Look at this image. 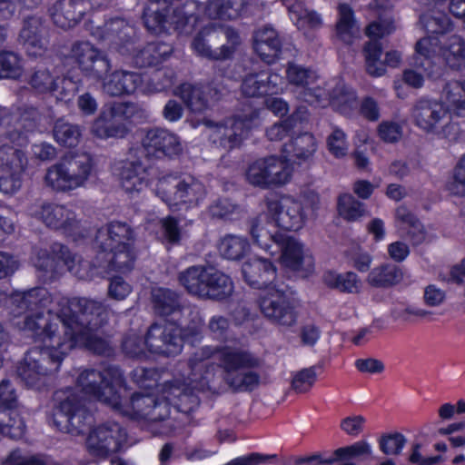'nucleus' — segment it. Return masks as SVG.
I'll list each match as a JSON object with an SVG mask.
<instances>
[{
    "mask_svg": "<svg viewBox=\"0 0 465 465\" xmlns=\"http://www.w3.org/2000/svg\"><path fill=\"white\" fill-rule=\"evenodd\" d=\"M316 371L313 367L296 371L292 379L291 387L296 393H306L313 386Z\"/></svg>",
    "mask_w": 465,
    "mask_h": 465,
    "instance_id": "64",
    "label": "nucleus"
},
{
    "mask_svg": "<svg viewBox=\"0 0 465 465\" xmlns=\"http://www.w3.org/2000/svg\"><path fill=\"white\" fill-rule=\"evenodd\" d=\"M162 396L154 397L146 420L148 428L153 434L158 436H171L181 427L176 419L172 417L171 400L166 398L164 393V384L163 385Z\"/></svg>",
    "mask_w": 465,
    "mask_h": 465,
    "instance_id": "24",
    "label": "nucleus"
},
{
    "mask_svg": "<svg viewBox=\"0 0 465 465\" xmlns=\"http://www.w3.org/2000/svg\"><path fill=\"white\" fill-rule=\"evenodd\" d=\"M258 118V113L252 111L250 114L238 115L223 123H214L205 119L203 124L212 129L210 139L225 150H232L241 144L247 136L251 123Z\"/></svg>",
    "mask_w": 465,
    "mask_h": 465,
    "instance_id": "15",
    "label": "nucleus"
},
{
    "mask_svg": "<svg viewBox=\"0 0 465 465\" xmlns=\"http://www.w3.org/2000/svg\"><path fill=\"white\" fill-rule=\"evenodd\" d=\"M443 105L447 112L458 116H465V81L446 83L441 93Z\"/></svg>",
    "mask_w": 465,
    "mask_h": 465,
    "instance_id": "43",
    "label": "nucleus"
},
{
    "mask_svg": "<svg viewBox=\"0 0 465 465\" xmlns=\"http://www.w3.org/2000/svg\"><path fill=\"white\" fill-rule=\"evenodd\" d=\"M440 54L447 66L454 70L460 69L465 64V41L457 35L450 36L440 46Z\"/></svg>",
    "mask_w": 465,
    "mask_h": 465,
    "instance_id": "45",
    "label": "nucleus"
},
{
    "mask_svg": "<svg viewBox=\"0 0 465 465\" xmlns=\"http://www.w3.org/2000/svg\"><path fill=\"white\" fill-rule=\"evenodd\" d=\"M245 0H209L205 13L212 19H235L240 16Z\"/></svg>",
    "mask_w": 465,
    "mask_h": 465,
    "instance_id": "46",
    "label": "nucleus"
},
{
    "mask_svg": "<svg viewBox=\"0 0 465 465\" xmlns=\"http://www.w3.org/2000/svg\"><path fill=\"white\" fill-rule=\"evenodd\" d=\"M101 30L102 38L119 50L126 44L131 43L135 35L134 27L120 18L105 22Z\"/></svg>",
    "mask_w": 465,
    "mask_h": 465,
    "instance_id": "39",
    "label": "nucleus"
},
{
    "mask_svg": "<svg viewBox=\"0 0 465 465\" xmlns=\"http://www.w3.org/2000/svg\"><path fill=\"white\" fill-rule=\"evenodd\" d=\"M38 314L27 317L25 329L33 331L49 345L30 349L17 367V375L30 388L39 389L45 378L58 371L64 357L72 351V341H65L58 322H45Z\"/></svg>",
    "mask_w": 465,
    "mask_h": 465,
    "instance_id": "1",
    "label": "nucleus"
},
{
    "mask_svg": "<svg viewBox=\"0 0 465 465\" xmlns=\"http://www.w3.org/2000/svg\"><path fill=\"white\" fill-rule=\"evenodd\" d=\"M121 184L127 193H139L148 185L147 167L140 160L127 161L120 173Z\"/></svg>",
    "mask_w": 465,
    "mask_h": 465,
    "instance_id": "34",
    "label": "nucleus"
},
{
    "mask_svg": "<svg viewBox=\"0 0 465 465\" xmlns=\"http://www.w3.org/2000/svg\"><path fill=\"white\" fill-rule=\"evenodd\" d=\"M187 310L192 315V323L185 328L173 322L151 325L145 336V343L152 352L175 356L182 351L186 337L196 336L200 333L202 320L199 312Z\"/></svg>",
    "mask_w": 465,
    "mask_h": 465,
    "instance_id": "5",
    "label": "nucleus"
},
{
    "mask_svg": "<svg viewBox=\"0 0 465 465\" xmlns=\"http://www.w3.org/2000/svg\"><path fill=\"white\" fill-rule=\"evenodd\" d=\"M363 54L367 73L375 77L383 75L386 72V68L383 61L381 60L382 47L378 40L369 41L364 45Z\"/></svg>",
    "mask_w": 465,
    "mask_h": 465,
    "instance_id": "53",
    "label": "nucleus"
},
{
    "mask_svg": "<svg viewBox=\"0 0 465 465\" xmlns=\"http://www.w3.org/2000/svg\"><path fill=\"white\" fill-rule=\"evenodd\" d=\"M156 194L170 206L196 205L206 194L204 185L191 175L168 174L156 184Z\"/></svg>",
    "mask_w": 465,
    "mask_h": 465,
    "instance_id": "9",
    "label": "nucleus"
},
{
    "mask_svg": "<svg viewBox=\"0 0 465 465\" xmlns=\"http://www.w3.org/2000/svg\"><path fill=\"white\" fill-rule=\"evenodd\" d=\"M109 0H57L49 8L54 24L62 29L77 25L85 13L93 7L107 5Z\"/></svg>",
    "mask_w": 465,
    "mask_h": 465,
    "instance_id": "18",
    "label": "nucleus"
},
{
    "mask_svg": "<svg viewBox=\"0 0 465 465\" xmlns=\"http://www.w3.org/2000/svg\"><path fill=\"white\" fill-rule=\"evenodd\" d=\"M440 48L439 40L436 37L427 36L420 39L415 45L412 65L422 70L428 76H431L433 74L432 58Z\"/></svg>",
    "mask_w": 465,
    "mask_h": 465,
    "instance_id": "40",
    "label": "nucleus"
},
{
    "mask_svg": "<svg viewBox=\"0 0 465 465\" xmlns=\"http://www.w3.org/2000/svg\"><path fill=\"white\" fill-rule=\"evenodd\" d=\"M318 204L319 196L309 193L303 201L292 197L270 200L267 202V209L278 227L286 231H298L305 223L308 209L315 210Z\"/></svg>",
    "mask_w": 465,
    "mask_h": 465,
    "instance_id": "10",
    "label": "nucleus"
},
{
    "mask_svg": "<svg viewBox=\"0 0 465 465\" xmlns=\"http://www.w3.org/2000/svg\"><path fill=\"white\" fill-rule=\"evenodd\" d=\"M143 83L140 74L126 70H116L104 78L102 89L114 97L134 94Z\"/></svg>",
    "mask_w": 465,
    "mask_h": 465,
    "instance_id": "30",
    "label": "nucleus"
},
{
    "mask_svg": "<svg viewBox=\"0 0 465 465\" xmlns=\"http://www.w3.org/2000/svg\"><path fill=\"white\" fill-rule=\"evenodd\" d=\"M152 302L154 312L164 317L179 314L185 307L182 302V294L163 287H156L152 290Z\"/></svg>",
    "mask_w": 465,
    "mask_h": 465,
    "instance_id": "35",
    "label": "nucleus"
},
{
    "mask_svg": "<svg viewBox=\"0 0 465 465\" xmlns=\"http://www.w3.org/2000/svg\"><path fill=\"white\" fill-rule=\"evenodd\" d=\"M337 208L339 215L347 222H355L366 214L364 204L349 193L339 197Z\"/></svg>",
    "mask_w": 465,
    "mask_h": 465,
    "instance_id": "58",
    "label": "nucleus"
},
{
    "mask_svg": "<svg viewBox=\"0 0 465 465\" xmlns=\"http://www.w3.org/2000/svg\"><path fill=\"white\" fill-rule=\"evenodd\" d=\"M327 93L328 102L321 105L325 107L331 104L332 108L342 114H349L356 106V94L342 84H338L331 91Z\"/></svg>",
    "mask_w": 465,
    "mask_h": 465,
    "instance_id": "48",
    "label": "nucleus"
},
{
    "mask_svg": "<svg viewBox=\"0 0 465 465\" xmlns=\"http://www.w3.org/2000/svg\"><path fill=\"white\" fill-rule=\"evenodd\" d=\"M32 216L43 221L46 226L61 230L74 240L85 236V231L76 214L64 205L43 203L30 206Z\"/></svg>",
    "mask_w": 465,
    "mask_h": 465,
    "instance_id": "13",
    "label": "nucleus"
},
{
    "mask_svg": "<svg viewBox=\"0 0 465 465\" xmlns=\"http://www.w3.org/2000/svg\"><path fill=\"white\" fill-rule=\"evenodd\" d=\"M291 176L290 165L277 156L259 159L252 163L246 172L248 182L261 188L282 185L289 182Z\"/></svg>",
    "mask_w": 465,
    "mask_h": 465,
    "instance_id": "16",
    "label": "nucleus"
},
{
    "mask_svg": "<svg viewBox=\"0 0 465 465\" xmlns=\"http://www.w3.org/2000/svg\"><path fill=\"white\" fill-rule=\"evenodd\" d=\"M143 20L147 30L155 35L165 32L169 25L165 12L154 8L153 5L144 8Z\"/></svg>",
    "mask_w": 465,
    "mask_h": 465,
    "instance_id": "60",
    "label": "nucleus"
},
{
    "mask_svg": "<svg viewBox=\"0 0 465 465\" xmlns=\"http://www.w3.org/2000/svg\"><path fill=\"white\" fill-rule=\"evenodd\" d=\"M253 48L264 62L272 64L281 54L282 41L272 27L265 25L254 32Z\"/></svg>",
    "mask_w": 465,
    "mask_h": 465,
    "instance_id": "31",
    "label": "nucleus"
},
{
    "mask_svg": "<svg viewBox=\"0 0 465 465\" xmlns=\"http://www.w3.org/2000/svg\"><path fill=\"white\" fill-rule=\"evenodd\" d=\"M317 150V142L311 133H302L292 137L282 146L286 157L297 164L310 163Z\"/></svg>",
    "mask_w": 465,
    "mask_h": 465,
    "instance_id": "33",
    "label": "nucleus"
},
{
    "mask_svg": "<svg viewBox=\"0 0 465 465\" xmlns=\"http://www.w3.org/2000/svg\"><path fill=\"white\" fill-rule=\"evenodd\" d=\"M57 79L46 68H38L31 74L28 84L39 94L52 93L58 87Z\"/></svg>",
    "mask_w": 465,
    "mask_h": 465,
    "instance_id": "59",
    "label": "nucleus"
},
{
    "mask_svg": "<svg viewBox=\"0 0 465 465\" xmlns=\"http://www.w3.org/2000/svg\"><path fill=\"white\" fill-rule=\"evenodd\" d=\"M214 352L212 347L205 346L197 350L188 360L190 372L183 381L164 383V393L171 400L177 411L190 414L200 405L197 391L212 390L214 376V365L207 362Z\"/></svg>",
    "mask_w": 465,
    "mask_h": 465,
    "instance_id": "2",
    "label": "nucleus"
},
{
    "mask_svg": "<svg viewBox=\"0 0 465 465\" xmlns=\"http://www.w3.org/2000/svg\"><path fill=\"white\" fill-rule=\"evenodd\" d=\"M210 272L203 299L222 301L230 297L233 292L231 278L213 267H210Z\"/></svg>",
    "mask_w": 465,
    "mask_h": 465,
    "instance_id": "42",
    "label": "nucleus"
},
{
    "mask_svg": "<svg viewBox=\"0 0 465 465\" xmlns=\"http://www.w3.org/2000/svg\"><path fill=\"white\" fill-rule=\"evenodd\" d=\"M277 249L282 252V264L294 272L308 274L313 271V258L305 252L302 244L292 236L284 234Z\"/></svg>",
    "mask_w": 465,
    "mask_h": 465,
    "instance_id": "26",
    "label": "nucleus"
},
{
    "mask_svg": "<svg viewBox=\"0 0 465 465\" xmlns=\"http://www.w3.org/2000/svg\"><path fill=\"white\" fill-rule=\"evenodd\" d=\"M219 361L224 370L223 379L233 391H252L258 386L260 376L254 371H243L260 365V361L251 353L225 348L221 351Z\"/></svg>",
    "mask_w": 465,
    "mask_h": 465,
    "instance_id": "8",
    "label": "nucleus"
},
{
    "mask_svg": "<svg viewBox=\"0 0 465 465\" xmlns=\"http://www.w3.org/2000/svg\"><path fill=\"white\" fill-rule=\"evenodd\" d=\"M249 249L246 239L241 236L225 235L219 243V252L226 259L239 260L244 256Z\"/></svg>",
    "mask_w": 465,
    "mask_h": 465,
    "instance_id": "56",
    "label": "nucleus"
},
{
    "mask_svg": "<svg viewBox=\"0 0 465 465\" xmlns=\"http://www.w3.org/2000/svg\"><path fill=\"white\" fill-rule=\"evenodd\" d=\"M173 46L164 42L149 43L134 56L138 67L157 65L165 61L173 53Z\"/></svg>",
    "mask_w": 465,
    "mask_h": 465,
    "instance_id": "41",
    "label": "nucleus"
},
{
    "mask_svg": "<svg viewBox=\"0 0 465 465\" xmlns=\"http://www.w3.org/2000/svg\"><path fill=\"white\" fill-rule=\"evenodd\" d=\"M53 420L62 432L78 436L84 434L90 418L85 408V399L72 389L56 391Z\"/></svg>",
    "mask_w": 465,
    "mask_h": 465,
    "instance_id": "7",
    "label": "nucleus"
},
{
    "mask_svg": "<svg viewBox=\"0 0 465 465\" xmlns=\"http://www.w3.org/2000/svg\"><path fill=\"white\" fill-rule=\"evenodd\" d=\"M187 107L195 113H202L209 107V101L205 91L200 85L191 84H181L175 92Z\"/></svg>",
    "mask_w": 465,
    "mask_h": 465,
    "instance_id": "50",
    "label": "nucleus"
},
{
    "mask_svg": "<svg viewBox=\"0 0 465 465\" xmlns=\"http://www.w3.org/2000/svg\"><path fill=\"white\" fill-rule=\"evenodd\" d=\"M406 438L400 432L383 433L378 440L379 448L385 455L398 456L401 453Z\"/></svg>",
    "mask_w": 465,
    "mask_h": 465,
    "instance_id": "63",
    "label": "nucleus"
},
{
    "mask_svg": "<svg viewBox=\"0 0 465 465\" xmlns=\"http://www.w3.org/2000/svg\"><path fill=\"white\" fill-rule=\"evenodd\" d=\"M45 27L40 16L30 15L24 19L19 34L20 42L31 56L41 55L46 48Z\"/></svg>",
    "mask_w": 465,
    "mask_h": 465,
    "instance_id": "29",
    "label": "nucleus"
},
{
    "mask_svg": "<svg viewBox=\"0 0 465 465\" xmlns=\"http://www.w3.org/2000/svg\"><path fill=\"white\" fill-rule=\"evenodd\" d=\"M210 267L191 266L178 274V281L190 294L203 299L210 278Z\"/></svg>",
    "mask_w": 465,
    "mask_h": 465,
    "instance_id": "38",
    "label": "nucleus"
},
{
    "mask_svg": "<svg viewBox=\"0 0 465 465\" xmlns=\"http://www.w3.org/2000/svg\"><path fill=\"white\" fill-rule=\"evenodd\" d=\"M403 277L401 270L394 264H382L371 271L367 282L376 288H387L399 283Z\"/></svg>",
    "mask_w": 465,
    "mask_h": 465,
    "instance_id": "47",
    "label": "nucleus"
},
{
    "mask_svg": "<svg viewBox=\"0 0 465 465\" xmlns=\"http://www.w3.org/2000/svg\"><path fill=\"white\" fill-rule=\"evenodd\" d=\"M100 253L104 260L106 274L111 272H129L134 268L136 260L134 245Z\"/></svg>",
    "mask_w": 465,
    "mask_h": 465,
    "instance_id": "37",
    "label": "nucleus"
},
{
    "mask_svg": "<svg viewBox=\"0 0 465 465\" xmlns=\"http://www.w3.org/2000/svg\"><path fill=\"white\" fill-rule=\"evenodd\" d=\"M23 72L20 56L10 51L0 52V79L18 78Z\"/></svg>",
    "mask_w": 465,
    "mask_h": 465,
    "instance_id": "61",
    "label": "nucleus"
},
{
    "mask_svg": "<svg viewBox=\"0 0 465 465\" xmlns=\"http://www.w3.org/2000/svg\"><path fill=\"white\" fill-rule=\"evenodd\" d=\"M61 309L53 322H58L65 336L97 331L108 322L109 311L101 302L87 298L59 299Z\"/></svg>",
    "mask_w": 465,
    "mask_h": 465,
    "instance_id": "3",
    "label": "nucleus"
},
{
    "mask_svg": "<svg viewBox=\"0 0 465 465\" xmlns=\"http://www.w3.org/2000/svg\"><path fill=\"white\" fill-rule=\"evenodd\" d=\"M107 107H104L94 121L91 133L100 139L124 138L129 132L124 123L115 121Z\"/></svg>",
    "mask_w": 465,
    "mask_h": 465,
    "instance_id": "36",
    "label": "nucleus"
},
{
    "mask_svg": "<svg viewBox=\"0 0 465 465\" xmlns=\"http://www.w3.org/2000/svg\"><path fill=\"white\" fill-rule=\"evenodd\" d=\"M28 163L27 154L22 147L0 146V193L14 194L21 189Z\"/></svg>",
    "mask_w": 465,
    "mask_h": 465,
    "instance_id": "11",
    "label": "nucleus"
},
{
    "mask_svg": "<svg viewBox=\"0 0 465 465\" xmlns=\"http://www.w3.org/2000/svg\"><path fill=\"white\" fill-rule=\"evenodd\" d=\"M97 331H87L82 335L72 334L65 336V341H72V350L76 346H84L87 350L95 354L109 356L113 352V349L108 341L100 337Z\"/></svg>",
    "mask_w": 465,
    "mask_h": 465,
    "instance_id": "49",
    "label": "nucleus"
},
{
    "mask_svg": "<svg viewBox=\"0 0 465 465\" xmlns=\"http://www.w3.org/2000/svg\"><path fill=\"white\" fill-rule=\"evenodd\" d=\"M92 169V159L88 154H67L47 169L45 181L57 192H68L84 186Z\"/></svg>",
    "mask_w": 465,
    "mask_h": 465,
    "instance_id": "6",
    "label": "nucleus"
},
{
    "mask_svg": "<svg viewBox=\"0 0 465 465\" xmlns=\"http://www.w3.org/2000/svg\"><path fill=\"white\" fill-rule=\"evenodd\" d=\"M135 234L130 225L121 222H112L97 229L93 247L100 252L134 245Z\"/></svg>",
    "mask_w": 465,
    "mask_h": 465,
    "instance_id": "22",
    "label": "nucleus"
},
{
    "mask_svg": "<svg viewBox=\"0 0 465 465\" xmlns=\"http://www.w3.org/2000/svg\"><path fill=\"white\" fill-rule=\"evenodd\" d=\"M286 76L291 84L301 88L298 94L299 99L312 105H322L328 102L325 89L320 86H311L317 80V75L313 71L296 64H289Z\"/></svg>",
    "mask_w": 465,
    "mask_h": 465,
    "instance_id": "19",
    "label": "nucleus"
},
{
    "mask_svg": "<svg viewBox=\"0 0 465 465\" xmlns=\"http://www.w3.org/2000/svg\"><path fill=\"white\" fill-rule=\"evenodd\" d=\"M411 115L420 129L434 132L447 117V109L440 102L421 98L414 104Z\"/></svg>",
    "mask_w": 465,
    "mask_h": 465,
    "instance_id": "27",
    "label": "nucleus"
},
{
    "mask_svg": "<svg viewBox=\"0 0 465 465\" xmlns=\"http://www.w3.org/2000/svg\"><path fill=\"white\" fill-rule=\"evenodd\" d=\"M420 22L427 33L443 35L452 30L450 17L440 11H430L420 17Z\"/></svg>",
    "mask_w": 465,
    "mask_h": 465,
    "instance_id": "55",
    "label": "nucleus"
},
{
    "mask_svg": "<svg viewBox=\"0 0 465 465\" xmlns=\"http://www.w3.org/2000/svg\"><path fill=\"white\" fill-rule=\"evenodd\" d=\"M242 272L245 282L261 292L271 285L276 278V267L271 261L255 257L243 262Z\"/></svg>",
    "mask_w": 465,
    "mask_h": 465,
    "instance_id": "28",
    "label": "nucleus"
},
{
    "mask_svg": "<svg viewBox=\"0 0 465 465\" xmlns=\"http://www.w3.org/2000/svg\"><path fill=\"white\" fill-rule=\"evenodd\" d=\"M281 81L282 77L277 74L268 72L250 74L243 78L241 90L245 96L257 97L275 93Z\"/></svg>",
    "mask_w": 465,
    "mask_h": 465,
    "instance_id": "32",
    "label": "nucleus"
},
{
    "mask_svg": "<svg viewBox=\"0 0 465 465\" xmlns=\"http://www.w3.org/2000/svg\"><path fill=\"white\" fill-rule=\"evenodd\" d=\"M25 428L16 411L7 408L0 410V433L11 439H19L24 435Z\"/></svg>",
    "mask_w": 465,
    "mask_h": 465,
    "instance_id": "54",
    "label": "nucleus"
},
{
    "mask_svg": "<svg viewBox=\"0 0 465 465\" xmlns=\"http://www.w3.org/2000/svg\"><path fill=\"white\" fill-rule=\"evenodd\" d=\"M76 384L86 396L104 402L117 411L125 412L122 398L116 390V387L124 384V374L118 367L85 369L79 373Z\"/></svg>",
    "mask_w": 465,
    "mask_h": 465,
    "instance_id": "4",
    "label": "nucleus"
},
{
    "mask_svg": "<svg viewBox=\"0 0 465 465\" xmlns=\"http://www.w3.org/2000/svg\"><path fill=\"white\" fill-rule=\"evenodd\" d=\"M53 134L54 140L64 146H76L82 135V127L78 124H72L64 118L55 121L53 127Z\"/></svg>",
    "mask_w": 465,
    "mask_h": 465,
    "instance_id": "52",
    "label": "nucleus"
},
{
    "mask_svg": "<svg viewBox=\"0 0 465 465\" xmlns=\"http://www.w3.org/2000/svg\"><path fill=\"white\" fill-rule=\"evenodd\" d=\"M127 437L126 429L121 423L106 420L90 431L86 445L92 455L105 458L121 450L127 441Z\"/></svg>",
    "mask_w": 465,
    "mask_h": 465,
    "instance_id": "14",
    "label": "nucleus"
},
{
    "mask_svg": "<svg viewBox=\"0 0 465 465\" xmlns=\"http://www.w3.org/2000/svg\"><path fill=\"white\" fill-rule=\"evenodd\" d=\"M96 252L94 259L88 261L75 256L63 244L54 243L53 246V252L64 261L68 270L80 280L85 281L106 274L101 253L98 250Z\"/></svg>",
    "mask_w": 465,
    "mask_h": 465,
    "instance_id": "23",
    "label": "nucleus"
},
{
    "mask_svg": "<svg viewBox=\"0 0 465 465\" xmlns=\"http://www.w3.org/2000/svg\"><path fill=\"white\" fill-rule=\"evenodd\" d=\"M59 299L64 297H54L45 288H34L21 294L16 295L14 300L17 303L19 313L29 311L32 313L27 317L36 318L40 314L44 322H50L57 318V312L61 306L57 304ZM26 319H25V321Z\"/></svg>",
    "mask_w": 465,
    "mask_h": 465,
    "instance_id": "17",
    "label": "nucleus"
},
{
    "mask_svg": "<svg viewBox=\"0 0 465 465\" xmlns=\"http://www.w3.org/2000/svg\"><path fill=\"white\" fill-rule=\"evenodd\" d=\"M339 21L336 25L337 35L346 44H351L355 34V20L352 9L346 4L339 5Z\"/></svg>",
    "mask_w": 465,
    "mask_h": 465,
    "instance_id": "57",
    "label": "nucleus"
},
{
    "mask_svg": "<svg viewBox=\"0 0 465 465\" xmlns=\"http://www.w3.org/2000/svg\"><path fill=\"white\" fill-rule=\"evenodd\" d=\"M261 312L273 324L291 327L295 324L297 315L289 293L279 287L265 288L257 299Z\"/></svg>",
    "mask_w": 465,
    "mask_h": 465,
    "instance_id": "12",
    "label": "nucleus"
},
{
    "mask_svg": "<svg viewBox=\"0 0 465 465\" xmlns=\"http://www.w3.org/2000/svg\"><path fill=\"white\" fill-rule=\"evenodd\" d=\"M322 280L328 287L337 289L341 292L359 293L361 287L360 279L352 272L345 273L326 272L323 274Z\"/></svg>",
    "mask_w": 465,
    "mask_h": 465,
    "instance_id": "51",
    "label": "nucleus"
},
{
    "mask_svg": "<svg viewBox=\"0 0 465 465\" xmlns=\"http://www.w3.org/2000/svg\"><path fill=\"white\" fill-rule=\"evenodd\" d=\"M70 54L83 73L89 77L103 79L111 69L108 57L88 42L74 43Z\"/></svg>",
    "mask_w": 465,
    "mask_h": 465,
    "instance_id": "20",
    "label": "nucleus"
},
{
    "mask_svg": "<svg viewBox=\"0 0 465 465\" xmlns=\"http://www.w3.org/2000/svg\"><path fill=\"white\" fill-rule=\"evenodd\" d=\"M196 4L193 1H185L182 5L175 7L168 16L169 25L175 30H183L192 19H194Z\"/></svg>",
    "mask_w": 465,
    "mask_h": 465,
    "instance_id": "62",
    "label": "nucleus"
},
{
    "mask_svg": "<svg viewBox=\"0 0 465 465\" xmlns=\"http://www.w3.org/2000/svg\"><path fill=\"white\" fill-rule=\"evenodd\" d=\"M182 151L179 137L166 129H150L142 141V153L146 157L173 158L179 155Z\"/></svg>",
    "mask_w": 465,
    "mask_h": 465,
    "instance_id": "21",
    "label": "nucleus"
},
{
    "mask_svg": "<svg viewBox=\"0 0 465 465\" xmlns=\"http://www.w3.org/2000/svg\"><path fill=\"white\" fill-rule=\"evenodd\" d=\"M262 217H258L252 222L250 233L253 242L265 251L274 253L277 250H272L273 245L278 247L281 241L283 240L284 233L272 232Z\"/></svg>",
    "mask_w": 465,
    "mask_h": 465,
    "instance_id": "44",
    "label": "nucleus"
},
{
    "mask_svg": "<svg viewBox=\"0 0 465 465\" xmlns=\"http://www.w3.org/2000/svg\"><path fill=\"white\" fill-rule=\"evenodd\" d=\"M238 35L231 27L210 25L196 35L197 47L208 44L210 49L223 52L222 60L229 58L238 44Z\"/></svg>",
    "mask_w": 465,
    "mask_h": 465,
    "instance_id": "25",
    "label": "nucleus"
}]
</instances>
